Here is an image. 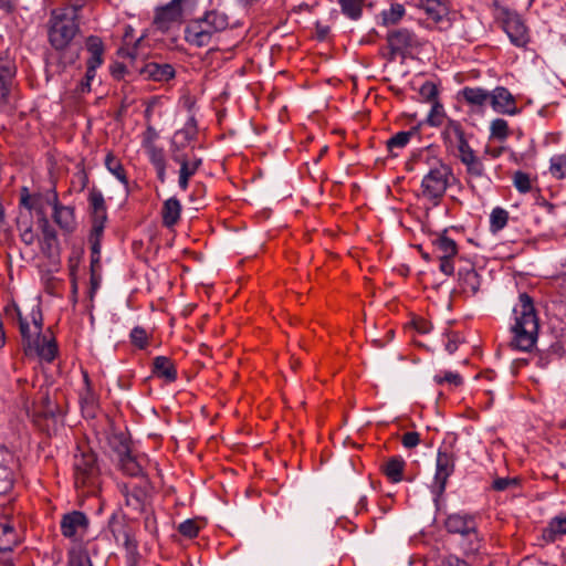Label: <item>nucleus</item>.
<instances>
[{
    "instance_id": "f257e3e1",
    "label": "nucleus",
    "mask_w": 566,
    "mask_h": 566,
    "mask_svg": "<svg viewBox=\"0 0 566 566\" xmlns=\"http://www.w3.org/2000/svg\"><path fill=\"white\" fill-rule=\"evenodd\" d=\"M515 323L512 326L513 338L511 346L523 352H528L536 343L538 334V318L532 297L522 293L518 303L513 308Z\"/></svg>"
},
{
    "instance_id": "f03ea898",
    "label": "nucleus",
    "mask_w": 566,
    "mask_h": 566,
    "mask_svg": "<svg viewBox=\"0 0 566 566\" xmlns=\"http://www.w3.org/2000/svg\"><path fill=\"white\" fill-rule=\"evenodd\" d=\"M76 12V8L53 11L52 24L49 31V40L53 49L81 46L80 44L72 43V40L78 32Z\"/></svg>"
},
{
    "instance_id": "7ed1b4c3",
    "label": "nucleus",
    "mask_w": 566,
    "mask_h": 566,
    "mask_svg": "<svg viewBox=\"0 0 566 566\" xmlns=\"http://www.w3.org/2000/svg\"><path fill=\"white\" fill-rule=\"evenodd\" d=\"M453 180L452 168L441 159H436L421 181L423 197L437 205Z\"/></svg>"
},
{
    "instance_id": "20e7f679",
    "label": "nucleus",
    "mask_w": 566,
    "mask_h": 566,
    "mask_svg": "<svg viewBox=\"0 0 566 566\" xmlns=\"http://www.w3.org/2000/svg\"><path fill=\"white\" fill-rule=\"evenodd\" d=\"M82 46L53 49L46 53L45 77L51 81L63 74L67 66L73 65L80 57Z\"/></svg>"
},
{
    "instance_id": "39448f33",
    "label": "nucleus",
    "mask_w": 566,
    "mask_h": 566,
    "mask_svg": "<svg viewBox=\"0 0 566 566\" xmlns=\"http://www.w3.org/2000/svg\"><path fill=\"white\" fill-rule=\"evenodd\" d=\"M108 530L117 543H122L126 549L127 566H137L140 555L137 548V542L132 537L129 528L124 521L113 513L108 520Z\"/></svg>"
},
{
    "instance_id": "423d86ee",
    "label": "nucleus",
    "mask_w": 566,
    "mask_h": 566,
    "mask_svg": "<svg viewBox=\"0 0 566 566\" xmlns=\"http://www.w3.org/2000/svg\"><path fill=\"white\" fill-rule=\"evenodd\" d=\"M387 42L390 49V60H394L397 55L406 56L410 50L422 45L418 35L407 28L389 31Z\"/></svg>"
},
{
    "instance_id": "0eeeda50",
    "label": "nucleus",
    "mask_w": 566,
    "mask_h": 566,
    "mask_svg": "<svg viewBox=\"0 0 566 566\" xmlns=\"http://www.w3.org/2000/svg\"><path fill=\"white\" fill-rule=\"evenodd\" d=\"M454 454L448 451L439 450L437 454L434 480L431 486V491L436 495V502H438V500L444 493L448 479L454 472Z\"/></svg>"
},
{
    "instance_id": "6e6552de",
    "label": "nucleus",
    "mask_w": 566,
    "mask_h": 566,
    "mask_svg": "<svg viewBox=\"0 0 566 566\" xmlns=\"http://www.w3.org/2000/svg\"><path fill=\"white\" fill-rule=\"evenodd\" d=\"M75 483L76 485L93 484L99 474L96 455L93 452H82L75 455Z\"/></svg>"
},
{
    "instance_id": "1a4fd4ad",
    "label": "nucleus",
    "mask_w": 566,
    "mask_h": 566,
    "mask_svg": "<svg viewBox=\"0 0 566 566\" xmlns=\"http://www.w3.org/2000/svg\"><path fill=\"white\" fill-rule=\"evenodd\" d=\"M214 33L217 32L212 31L208 20L202 17L188 23L185 29V40L191 45L202 48L210 44Z\"/></svg>"
},
{
    "instance_id": "9d476101",
    "label": "nucleus",
    "mask_w": 566,
    "mask_h": 566,
    "mask_svg": "<svg viewBox=\"0 0 566 566\" xmlns=\"http://www.w3.org/2000/svg\"><path fill=\"white\" fill-rule=\"evenodd\" d=\"M112 443L114 444L123 472L130 476H138L142 474V465L132 455L126 438L123 434H116L113 437Z\"/></svg>"
},
{
    "instance_id": "9b49d317",
    "label": "nucleus",
    "mask_w": 566,
    "mask_h": 566,
    "mask_svg": "<svg viewBox=\"0 0 566 566\" xmlns=\"http://www.w3.org/2000/svg\"><path fill=\"white\" fill-rule=\"evenodd\" d=\"M88 518L81 511H72L62 516L61 532L67 538L82 537L88 528Z\"/></svg>"
},
{
    "instance_id": "f8f14e48",
    "label": "nucleus",
    "mask_w": 566,
    "mask_h": 566,
    "mask_svg": "<svg viewBox=\"0 0 566 566\" xmlns=\"http://www.w3.org/2000/svg\"><path fill=\"white\" fill-rule=\"evenodd\" d=\"M444 527L451 534H460L462 536L473 534L476 537L475 516L468 513H453L448 515L444 521Z\"/></svg>"
},
{
    "instance_id": "ddd939ff",
    "label": "nucleus",
    "mask_w": 566,
    "mask_h": 566,
    "mask_svg": "<svg viewBox=\"0 0 566 566\" xmlns=\"http://www.w3.org/2000/svg\"><path fill=\"white\" fill-rule=\"evenodd\" d=\"M503 28L514 45L523 46L527 43L526 27L517 13L506 12L503 20Z\"/></svg>"
},
{
    "instance_id": "4468645a",
    "label": "nucleus",
    "mask_w": 566,
    "mask_h": 566,
    "mask_svg": "<svg viewBox=\"0 0 566 566\" xmlns=\"http://www.w3.org/2000/svg\"><path fill=\"white\" fill-rule=\"evenodd\" d=\"M135 71L145 80L166 82L175 77V70L168 63L147 62L142 66L135 65Z\"/></svg>"
},
{
    "instance_id": "2eb2a0df",
    "label": "nucleus",
    "mask_w": 566,
    "mask_h": 566,
    "mask_svg": "<svg viewBox=\"0 0 566 566\" xmlns=\"http://www.w3.org/2000/svg\"><path fill=\"white\" fill-rule=\"evenodd\" d=\"M88 206L92 219V226H96V232L101 227H105L107 211L104 196L101 190L93 187L88 193Z\"/></svg>"
},
{
    "instance_id": "dca6fc26",
    "label": "nucleus",
    "mask_w": 566,
    "mask_h": 566,
    "mask_svg": "<svg viewBox=\"0 0 566 566\" xmlns=\"http://www.w3.org/2000/svg\"><path fill=\"white\" fill-rule=\"evenodd\" d=\"M490 103L493 109L501 114L515 115L518 108L515 105V98L510 91L503 86H497L491 93Z\"/></svg>"
},
{
    "instance_id": "f3484780",
    "label": "nucleus",
    "mask_w": 566,
    "mask_h": 566,
    "mask_svg": "<svg viewBox=\"0 0 566 566\" xmlns=\"http://www.w3.org/2000/svg\"><path fill=\"white\" fill-rule=\"evenodd\" d=\"M458 281L463 293L474 296L481 285L480 275L472 264H467L458 270Z\"/></svg>"
},
{
    "instance_id": "a211bd4d",
    "label": "nucleus",
    "mask_w": 566,
    "mask_h": 566,
    "mask_svg": "<svg viewBox=\"0 0 566 566\" xmlns=\"http://www.w3.org/2000/svg\"><path fill=\"white\" fill-rule=\"evenodd\" d=\"M17 67L13 61L0 57V102L7 103L11 92Z\"/></svg>"
},
{
    "instance_id": "6ab92c4d",
    "label": "nucleus",
    "mask_w": 566,
    "mask_h": 566,
    "mask_svg": "<svg viewBox=\"0 0 566 566\" xmlns=\"http://www.w3.org/2000/svg\"><path fill=\"white\" fill-rule=\"evenodd\" d=\"M6 312L9 316L17 315L19 321V329L22 337V344L25 355H30V350L32 348H36L34 346V343L36 342V336L34 335V331L31 332L30 325L25 318L22 317L21 312L19 307L15 304H12L11 306H8L6 308Z\"/></svg>"
},
{
    "instance_id": "aec40b11",
    "label": "nucleus",
    "mask_w": 566,
    "mask_h": 566,
    "mask_svg": "<svg viewBox=\"0 0 566 566\" xmlns=\"http://www.w3.org/2000/svg\"><path fill=\"white\" fill-rule=\"evenodd\" d=\"M12 455L9 450L0 444V494L8 493L14 482L13 470L10 468Z\"/></svg>"
},
{
    "instance_id": "412c9836",
    "label": "nucleus",
    "mask_w": 566,
    "mask_h": 566,
    "mask_svg": "<svg viewBox=\"0 0 566 566\" xmlns=\"http://www.w3.org/2000/svg\"><path fill=\"white\" fill-rule=\"evenodd\" d=\"M175 163L180 165L179 170V187L182 190H186L189 185V179L196 174L199 167L202 164V159L199 157H193L190 159L188 155L186 157H177L175 156Z\"/></svg>"
},
{
    "instance_id": "4be33fe9",
    "label": "nucleus",
    "mask_w": 566,
    "mask_h": 566,
    "mask_svg": "<svg viewBox=\"0 0 566 566\" xmlns=\"http://www.w3.org/2000/svg\"><path fill=\"white\" fill-rule=\"evenodd\" d=\"M18 543L19 538L14 526L8 520L0 521V555L12 557V549Z\"/></svg>"
},
{
    "instance_id": "5701e85b",
    "label": "nucleus",
    "mask_w": 566,
    "mask_h": 566,
    "mask_svg": "<svg viewBox=\"0 0 566 566\" xmlns=\"http://www.w3.org/2000/svg\"><path fill=\"white\" fill-rule=\"evenodd\" d=\"M196 136V132L193 129H179L177 130L171 140H170V154L171 158L175 161V156L177 157H186L187 154L184 150L191 144L192 139Z\"/></svg>"
},
{
    "instance_id": "b1692460",
    "label": "nucleus",
    "mask_w": 566,
    "mask_h": 566,
    "mask_svg": "<svg viewBox=\"0 0 566 566\" xmlns=\"http://www.w3.org/2000/svg\"><path fill=\"white\" fill-rule=\"evenodd\" d=\"M126 506L134 513L142 514L145 512L147 502V492L142 486H133L130 490L125 488L123 491Z\"/></svg>"
},
{
    "instance_id": "393cba45",
    "label": "nucleus",
    "mask_w": 566,
    "mask_h": 566,
    "mask_svg": "<svg viewBox=\"0 0 566 566\" xmlns=\"http://www.w3.org/2000/svg\"><path fill=\"white\" fill-rule=\"evenodd\" d=\"M53 219L59 227L65 231H73L74 229V209L69 206L59 203L57 196L54 195L53 199Z\"/></svg>"
},
{
    "instance_id": "a878e982",
    "label": "nucleus",
    "mask_w": 566,
    "mask_h": 566,
    "mask_svg": "<svg viewBox=\"0 0 566 566\" xmlns=\"http://www.w3.org/2000/svg\"><path fill=\"white\" fill-rule=\"evenodd\" d=\"M442 139L447 148H454V145L460 143L465 133L460 122L449 118L441 133Z\"/></svg>"
},
{
    "instance_id": "bb28decb",
    "label": "nucleus",
    "mask_w": 566,
    "mask_h": 566,
    "mask_svg": "<svg viewBox=\"0 0 566 566\" xmlns=\"http://www.w3.org/2000/svg\"><path fill=\"white\" fill-rule=\"evenodd\" d=\"M153 373L168 382L177 379V371L172 361L166 356H157L153 361Z\"/></svg>"
},
{
    "instance_id": "cd10ccee",
    "label": "nucleus",
    "mask_w": 566,
    "mask_h": 566,
    "mask_svg": "<svg viewBox=\"0 0 566 566\" xmlns=\"http://www.w3.org/2000/svg\"><path fill=\"white\" fill-rule=\"evenodd\" d=\"M145 149H146V153L148 155L150 163L153 164V166L156 169L158 180L161 184H164L166 181V168H167V160H166L164 149L160 147H157V146H150Z\"/></svg>"
},
{
    "instance_id": "c85d7f7f",
    "label": "nucleus",
    "mask_w": 566,
    "mask_h": 566,
    "mask_svg": "<svg viewBox=\"0 0 566 566\" xmlns=\"http://www.w3.org/2000/svg\"><path fill=\"white\" fill-rule=\"evenodd\" d=\"M180 212H181L180 201L175 197L167 199L164 202L163 210H161V218H163L164 226L167 228L174 227L180 218Z\"/></svg>"
},
{
    "instance_id": "c756f323",
    "label": "nucleus",
    "mask_w": 566,
    "mask_h": 566,
    "mask_svg": "<svg viewBox=\"0 0 566 566\" xmlns=\"http://www.w3.org/2000/svg\"><path fill=\"white\" fill-rule=\"evenodd\" d=\"M461 95L473 107H483L491 98V93L481 87H464Z\"/></svg>"
},
{
    "instance_id": "7c9ffc66",
    "label": "nucleus",
    "mask_w": 566,
    "mask_h": 566,
    "mask_svg": "<svg viewBox=\"0 0 566 566\" xmlns=\"http://www.w3.org/2000/svg\"><path fill=\"white\" fill-rule=\"evenodd\" d=\"M563 535H566V516L554 517L543 531V538L548 543L557 541Z\"/></svg>"
},
{
    "instance_id": "2f4dec72",
    "label": "nucleus",
    "mask_w": 566,
    "mask_h": 566,
    "mask_svg": "<svg viewBox=\"0 0 566 566\" xmlns=\"http://www.w3.org/2000/svg\"><path fill=\"white\" fill-rule=\"evenodd\" d=\"M34 346H36V348H32L29 356L36 355L46 361L54 359L56 354L54 340H48L45 336L41 335V337L36 338Z\"/></svg>"
},
{
    "instance_id": "473e14b6",
    "label": "nucleus",
    "mask_w": 566,
    "mask_h": 566,
    "mask_svg": "<svg viewBox=\"0 0 566 566\" xmlns=\"http://www.w3.org/2000/svg\"><path fill=\"white\" fill-rule=\"evenodd\" d=\"M405 465L401 457H392L382 465V472L392 483H397L402 480Z\"/></svg>"
},
{
    "instance_id": "72a5a7b5",
    "label": "nucleus",
    "mask_w": 566,
    "mask_h": 566,
    "mask_svg": "<svg viewBox=\"0 0 566 566\" xmlns=\"http://www.w3.org/2000/svg\"><path fill=\"white\" fill-rule=\"evenodd\" d=\"M86 49L90 53L87 65L98 67L103 63L104 46L99 38L91 35L86 40Z\"/></svg>"
},
{
    "instance_id": "f704fd0d",
    "label": "nucleus",
    "mask_w": 566,
    "mask_h": 566,
    "mask_svg": "<svg viewBox=\"0 0 566 566\" xmlns=\"http://www.w3.org/2000/svg\"><path fill=\"white\" fill-rule=\"evenodd\" d=\"M422 9L434 22L441 21L448 13V8L441 0H424Z\"/></svg>"
},
{
    "instance_id": "c9c22d12",
    "label": "nucleus",
    "mask_w": 566,
    "mask_h": 566,
    "mask_svg": "<svg viewBox=\"0 0 566 566\" xmlns=\"http://www.w3.org/2000/svg\"><path fill=\"white\" fill-rule=\"evenodd\" d=\"M433 247L440 252L439 258H453L458 253L457 243L449 237L441 234L432 241Z\"/></svg>"
},
{
    "instance_id": "e433bc0d",
    "label": "nucleus",
    "mask_w": 566,
    "mask_h": 566,
    "mask_svg": "<svg viewBox=\"0 0 566 566\" xmlns=\"http://www.w3.org/2000/svg\"><path fill=\"white\" fill-rule=\"evenodd\" d=\"M366 0H339L343 13L352 19L358 20L361 17L363 6Z\"/></svg>"
},
{
    "instance_id": "4c0bfd02",
    "label": "nucleus",
    "mask_w": 566,
    "mask_h": 566,
    "mask_svg": "<svg viewBox=\"0 0 566 566\" xmlns=\"http://www.w3.org/2000/svg\"><path fill=\"white\" fill-rule=\"evenodd\" d=\"M510 135L509 124L503 118H495L490 125V138L504 142Z\"/></svg>"
},
{
    "instance_id": "58836bf2",
    "label": "nucleus",
    "mask_w": 566,
    "mask_h": 566,
    "mask_svg": "<svg viewBox=\"0 0 566 566\" xmlns=\"http://www.w3.org/2000/svg\"><path fill=\"white\" fill-rule=\"evenodd\" d=\"M203 17L208 20V23H210L212 31L221 32L229 25V18L223 12L211 10L208 11Z\"/></svg>"
},
{
    "instance_id": "ea45409f",
    "label": "nucleus",
    "mask_w": 566,
    "mask_h": 566,
    "mask_svg": "<svg viewBox=\"0 0 566 566\" xmlns=\"http://www.w3.org/2000/svg\"><path fill=\"white\" fill-rule=\"evenodd\" d=\"M417 133L416 128H412L407 132H399L395 134L391 138L387 140L388 150L394 154V149L403 148L410 140V138Z\"/></svg>"
},
{
    "instance_id": "a19ab883",
    "label": "nucleus",
    "mask_w": 566,
    "mask_h": 566,
    "mask_svg": "<svg viewBox=\"0 0 566 566\" xmlns=\"http://www.w3.org/2000/svg\"><path fill=\"white\" fill-rule=\"evenodd\" d=\"M105 166L120 182L128 184L123 165L112 153L106 155Z\"/></svg>"
},
{
    "instance_id": "79ce46f5",
    "label": "nucleus",
    "mask_w": 566,
    "mask_h": 566,
    "mask_svg": "<svg viewBox=\"0 0 566 566\" xmlns=\"http://www.w3.org/2000/svg\"><path fill=\"white\" fill-rule=\"evenodd\" d=\"M509 220V213L503 208H494L490 216V229L492 232H499L502 230Z\"/></svg>"
},
{
    "instance_id": "37998d69",
    "label": "nucleus",
    "mask_w": 566,
    "mask_h": 566,
    "mask_svg": "<svg viewBox=\"0 0 566 566\" xmlns=\"http://www.w3.org/2000/svg\"><path fill=\"white\" fill-rule=\"evenodd\" d=\"M405 12L402 4H391L389 10L382 12L384 24H396L405 15Z\"/></svg>"
},
{
    "instance_id": "c03bdc74",
    "label": "nucleus",
    "mask_w": 566,
    "mask_h": 566,
    "mask_svg": "<svg viewBox=\"0 0 566 566\" xmlns=\"http://www.w3.org/2000/svg\"><path fill=\"white\" fill-rule=\"evenodd\" d=\"M551 174L557 178L563 179L566 177V156L559 155L555 156L551 159Z\"/></svg>"
},
{
    "instance_id": "a18cd8bd",
    "label": "nucleus",
    "mask_w": 566,
    "mask_h": 566,
    "mask_svg": "<svg viewBox=\"0 0 566 566\" xmlns=\"http://www.w3.org/2000/svg\"><path fill=\"white\" fill-rule=\"evenodd\" d=\"M444 117L443 106L439 102L432 104L431 111L428 114L427 123L430 126L438 127L442 125Z\"/></svg>"
},
{
    "instance_id": "49530a36",
    "label": "nucleus",
    "mask_w": 566,
    "mask_h": 566,
    "mask_svg": "<svg viewBox=\"0 0 566 566\" xmlns=\"http://www.w3.org/2000/svg\"><path fill=\"white\" fill-rule=\"evenodd\" d=\"M39 226L43 234L44 241H56V231L55 229L50 224L46 216L41 211V218L39 219Z\"/></svg>"
},
{
    "instance_id": "de8ad7c7",
    "label": "nucleus",
    "mask_w": 566,
    "mask_h": 566,
    "mask_svg": "<svg viewBox=\"0 0 566 566\" xmlns=\"http://www.w3.org/2000/svg\"><path fill=\"white\" fill-rule=\"evenodd\" d=\"M467 167V172L473 177H482L484 174V166L480 158L476 156L462 163Z\"/></svg>"
},
{
    "instance_id": "09e8293b",
    "label": "nucleus",
    "mask_w": 566,
    "mask_h": 566,
    "mask_svg": "<svg viewBox=\"0 0 566 566\" xmlns=\"http://www.w3.org/2000/svg\"><path fill=\"white\" fill-rule=\"evenodd\" d=\"M513 184L515 188L522 193H526L531 190L530 176L523 171H516L514 174Z\"/></svg>"
},
{
    "instance_id": "8fccbe9b",
    "label": "nucleus",
    "mask_w": 566,
    "mask_h": 566,
    "mask_svg": "<svg viewBox=\"0 0 566 566\" xmlns=\"http://www.w3.org/2000/svg\"><path fill=\"white\" fill-rule=\"evenodd\" d=\"M105 227H101L98 232H96V226H92L91 233H90V244H91V254H101V239L103 237Z\"/></svg>"
},
{
    "instance_id": "3c124183",
    "label": "nucleus",
    "mask_w": 566,
    "mask_h": 566,
    "mask_svg": "<svg viewBox=\"0 0 566 566\" xmlns=\"http://www.w3.org/2000/svg\"><path fill=\"white\" fill-rule=\"evenodd\" d=\"M132 343L140 349H144L148 344L147 333L143 327L136 326L130 332Z\"/></svg>"
},
{
    "instance_id": "603ef678",
    "label": "nucleus",
    "mask_w": 566,
    "mask_h": 566,
    "mask_svg": "<svg viewBox=\"0 0 566 566\" xmlns=\"http://www.w3.org/2000/svg\"><path fill=\"white\" fill-rule=\"evenodd\" d=\"M178 531L184 536H187L189 538L196 537L199 532V527L197 523L193 520H186L182 523L179 524Z\"/></svg>"
},
{
    "instance_id": "864d4df0",
    "label": "nucleus",
    "mask_w": 566,
    "mask_h": 566,
    "mask_svg": "<svg viewBox=\"0 0 566 566\" xmlns=\"http://www.w3.org/2000/svg\"><path fill=\"white\" fill-rule=\"evenodd\" d=\"M454 148L459 151L461 163L475 156L474 150L469 145L467 136L460 143L455 144Z\"/></svg>"
},
{
    "instance_id": "5fc2aeb1",
    "label": "nucleus",
    "mask_w": 566,
    "mask_h": 566,
    "mask_svg": "<svg viewBox=\"0 0 566 566\" xmlns=\"http://www.w3.org/2000/svg\"><path fill=\"white\" fill-rule=\"evenodd\" d=\"M419 93H420L421 97L427 102H433V103L438 102L437 101L438 90H437V86L432 82H426L424 84H422Z\"/></svg>"
},
{
    "instance_id": "6e6d98bb",
    "label": "nucleus",
    "mask_w": 566,
    "mask_h": 566,
    "mask_svg": "<svg viewBox=\"0 0 566 566\" xmlns=\"http://www.w3.org/2000/svg\"><path fill=\"white\" fill-rule=\"evenodd\" d=\"M31 318L34 326V335L36 338L41 337L43 328V316L39 306L34 307L31 312Z\"/></svg>"
},
{
    "instance_id": "4d7b16f0",
    "label": "nucleus",
    "mask_w": 566,
    "mask_h": 566,
    "mask_svg": "<svg viewBox=\"0 0 566 566\" xmlns=\"http://www.w3.org/2000/svg\"><path fill=\"white\" fill-rule=\"evenodd\" d=\"M447 337L448 342L446 343V350L449 354H453L458 349L459 345L462 343L463 339L455 332L448 333Z\"/></svg>"
},
{
    "instance_id": "13d9d810",
    "label": "nucleus",
    "mask_w": 566,
    "mask_h": 566,
    "mask_svg": "<svg viewBox=\"0 0 566 566\" xmlns=\"http://www.w3.org/2000/svg\"><path fill=\"white\" fill-rule=\"evenodd\" d=\"M420 442V436L416 431L406 432L401 438V443L406 449H412Z\"/></svg>"
},
{
    "instance_id": "bf43d9fd",
    "label": "nucleus",
    "mask_w": 566,
    "mask_h": 566,
    "mask_svg": "<svg viewBox=\"0 0 566 566\" xmlns=\"http://www.w3.org/2000/svg\"><path fill=\"white\" fill-rule=\"evenodd\" d=\"M434 380L439 385L443 381H447L457 387L462 384V377L459 374L452 371H447L443 377L436 376Z\"/></svg>"
},
{
    "instance_id": "052dcab7",
    "label": "nucleus",
    "mask_w": 566,
    "mask_h": 566,
    "mask_svg": "<svg viewBox=\"0 0 566 566\" xmlns=\"http://www.w3.org/2000/svg\"><path fill=\"white\" fill-rule=\"evenodd\" d=\"M158 138V133L153 126H148L143 138L144 148L156 146L155 140Z\"/></svg>"
},
{
    "instance_id": "680f3d73",
    "label": "nucleus",
    "mask_w": 566,
    "mask_h": 566,
    "mask_svg": "<svg viewBox=\"0 0 566 566\" xmlns=\"http://www.w3.org/2000/svg\"><path fill=\"white\" fill-rule=\"evenodd\" d=\"M517 481L515 479L510 478H499L493 482V489L496 491H504L509 489L511 485H515Z\"/></svg>"
},
{
    "instance_id": "e2e57ef3",
    "label": "nucleus",
    "mask_w": 566,
    "mask_h": 566,
    "mask_svg": "<svg viewBox=\"0 0 566 566\" xmlns=\"http://www.w3.org/2000/svg\"><path fill=\"white\" fill-rule=\"evenodd\" d=\"M451 259L452 258H439L440 271L446 275H452L454 273V266Z\"/></svg>"
},
{
    "instance_id": "0e129e2a",
    "label": "nucleus",
    "mask_w": 566,
    "mask_h": 566,
    "mask_svg": "<svg viewBox=\"0 0 566 566\" xmlns=\"http://www.w3.org/2000/svg\"><path fill=\"white\" fill-rule=\"evenodd\" d=\"M43 409L39 411L44 418L55 417V407L51 403L49 397L43 398Z\"/></svg>"
},
{
    "instance_id": "69168bd1",
    "label": "nucleus",
    "mask_w": 566,
    "mask_h": 566,
    "mask_svg": "<svg viewBox=\"0 0 566 566\" xmlns=\"http://www.w3.org/2000/svg\"><path fill=\"white\" fill-rule=\"evenodd\" d=\"M441 566H469V564L454 555L448 556Z\"/></svg>"
},
{
    "instance_id": "338daca9",
    "label": "nucleus",
    "mask_w": 566,
    "mask_h": 566,
    "mask_svg": "<svg viewBox=\"0 0 566 566\" xmlns=\"http://www.w3.org/2000/svg\"><path fill=\"white\" fill-rule=\"evenodd\" d=\"M565 353L563 345L559 342H555L549 346L548 354L560 358Z\"/></svg>"
},
{
    "instance_id": "774afa93",
    "label": "nucleus",
    "mask_w": 566,
    "mask_h": 566,
    "mask_svg": "<svg viewBox=\"0 0 566 566\" xmlns=\"http://www.w3.org/2000/svg\"><path fill=\"white\" fill-rule=\"evenodd\" d=\"M126 73V65L122 64V63H116L115 65L112 66V75L117 78V80H120L124 77Z\"/></svg>"
}]
</instances>
